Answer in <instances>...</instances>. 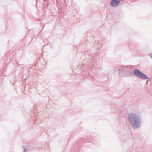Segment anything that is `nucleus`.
Instances as JSON below:
<instances>
[{
	"mask_svg": "<svg viewBox=\"0 0 152 152\" xmlns=\"http://www.w3.org/2000/svg\"><path fill=\"white\" fill-rule=\"evenodd\" d=\"M134 74L138 77L143 79H148L146 75L143 73H141L140 71L137 69L135 70L134 71Z\"/></svg>",
	"mask_w": 152,
	"mask_h": 152,
	"instance_id": "f257e3e1",
	"label": "nucleus"
},
{
	"mask_svg": "<svg viewBox=\"0 0 152 152\" xmlns=\"http://www.w3.org/2000/svg\"><path fill=\"white\" fill-rule=\"evenodd\" d=\"M129 117L132 124H133V122H134L135 123L137 122V119L136 116L134 114H130L129 116Z\"/></svg>",
	"mask_w": 152,
	"mask_h": 152,
	"instance_id": "f03ea898",
	"label": "nucleus"
},
{
	"mask_svg": "<svg viewBox=\"0 0 152 152\" xmlns=\"http://www.w3.org/2000/svg\"><path fill=\"white\" fill-rule=\"evenodd\" d=\"M120 1L119 0H112L110 5L113 7L119 4Z\"/></svg>",
	"mask_w": 152,
	"mask_h": 152,
	"instance_id": "7ed1b4c3",
	"label": "nucleus"
},
{
	"mask_svg": "<svg viewBox=\"0 0 152 152\" xmlns=\"http://www.w3.org/2000/svg\"><path fill=\"white\" fill-rule=\"evenodd\" d=\"M150 56L152 58V53L150 55Z\"/></svg>",
	"mask_w": 152,
	"mask_h": 152,
	"instance_id": "20e7f679",
	"label": "nucleus"
},
{
	"mask_svg": "<svg viewBox=\"0 0 152 152\" xmlns=\"http://www.w3.org/2000/svg\"><path fill=\"white\" fill-rule=\"evenodd\" d=\"M25 151L26 152V150H25Z\"/></svg>",
	"mask_w": 152,
	"mask_h": 152,
	"instance_id": "39448f33",
	"label": "nucleus"
}]
</instances>
